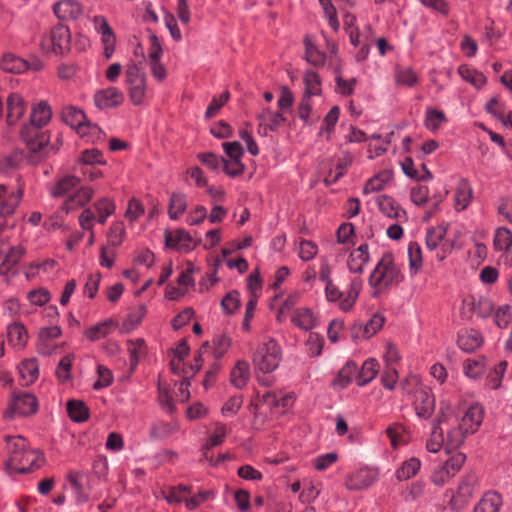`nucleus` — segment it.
<instances>
[{
	"mask_svg": "<svg viewBox=\"0 0 512 512\" xmlns=\"http://www.w3.org/2000/svg\"><path fill=\"white\" fill-rule=\"evenodd\" d=\"M458 346L465 352H473L479 348L483 343L481 333L474 329L462 330L458 334Z\"/></svg>",
	"mask_w": 512,
	"mask_h": 512,
	"instance_id": "nucleus-17",
	"label": "nucleus"
},
{
	"mask_svg": "<svg viewBox=\"0 0 512 512\" xmlns=\"http://www.w3.org/2000/svg\"><path fill=\"white\" fill-rule=\"evenodd\" d=\"M21 384L28 386L33 384L39 377V365L35 358L23 360L19 366Z\"/></svg>",
	"mask_w": 512,
	"mask_h": 512,
	"instance_id": "nucleus-19",
	"label": "nucleus"
},
{
	"mask_svg": "<svg viewBox=\"0 0 512 512\" xmlns=\"http://www.w3.org/2000/svg\"><path fill=\"white\" fill-rule=\"evenodd\" d=\"M494 247L498 251H503L501 260L505 265L512 263V232L509 229L500 227L496 230Z\"/></svg>",
	"mask_w": 512,
	"mask_h": 512,
	"instance_id": "nucleus-12",
	"label": "nucleus"
},
{
	"mask_svg": "<svg viewBox=\"0 0 512 512\" xmlns=\"http://www.w3.org/2000/svg\"><path fill=\"white\" fill-rule=\"evenodd\" d=\"M446 121L445 114L436 109H428L426 112L425 125L431 131L437 130Z\"/></svg>",
	"mask_w": 512,
	"mask_h": 512,
	"instance_id": "nucleus-57",
	"label": "nucleus"
},
{
	"mask_svg": "<svg viewBox=\"0 0 512 512\" xmlns=\"http://www.w3.org/2000/svg\"><path fill=\"white\" fill-rule=\"evenodd\" d=\"M250 379V366L245 360H239L230 372V382L237 388H244Z\"/></svg>",
	"mask_w": 512,
	"mask_h": 512,
	"instance_id": "nucleus-22",
	"label": "nucleus"
},
{
	"mask_svg": "<svg viewBox=\"0 0 512 512\" xmlns=\"http://www.w3.org/2000/svg\"><path fill=\"white\" fill-rule=\"evenodd\" d=\"M357 371V365L354 362H347L339 371L335 380V385L345 388L352 380V376Z\"/></svg>",
	"mask_w": 512,
	"mask_h": 512,
	"instance_id": "nucleus-55",
	"label": "nucleus"
},
{
	"mask_svg": "<svg viewBox=\"0 0 512 512\" xmlns=\"http://www.w3.org/2000/svg\"><path fill=\"white\" fill-rule=\"evenodd\" d=\"M25 105L18 94H10L7 99V123L13 125L24 113Z\"/></svg>",
	"mask_w": 512,
	"mask_h": 512,
	"instance_id": "nucleus-29",
	"label": "nucleus"
},
{
	"mask_svg": "<svg viewBox=\"0 0 512 512\" xmlns=\"http://www.w3.org/2000/svg\"><path fill=\"white\" fill-rule=\"evenodd\" d=\"M95 221H97V217L94 211V206L85 208L78 217L79 225L82 229L87 231L93 230Z\"/></svg>",
	"mask_w": 512,
	"mask_h": 512,
	"instance_id": "nucleus-63",
	"label": "nucleus"
},
{
	"mask_svg": "<svg viewBox=\"0 0 512 512\" xmlns=\"http://www.w3.org/2000/svg\"><path fill=\"white\" fill-rule=\"evenodd\" d=\"M70 31L64 25L54 26L49 34L41 41V49L43 52L55 55H62L70 49Z\"/></svg>",
	"mask_w": 512,
	"mask_h": 512,
	"instance_id": "nucleus-3",
	"label": "nucleus"
},
{
	"mask_svg": "<svg viewBox=\"0 0 512 512\" xmlns=\"http://www.w3.org/2000/svg\"><path fill=\"white\" fill-rule=\"evenodd\" d=\"M414 407L419 418L428 419L434 412L435 398L426 386L419 385L415 391Z\"/></svg>",
	"mask_w": 512,
	"mask_h": 512,
	"instance_id": "nucleus-9",
	"label": "nucleus"
},
{
	"mask_svg": "<svg viewBox=\"0 0 512 512\" xmlns=\"http://www.w3.org/2000/svg\"><path fill=\"white\" fill-rule=\"evenodd\" d=\"M113 324L112 320H106L98 323L86 330L85 335L91 341H97L100 338L105 337L110 330V326Z\"/></svg>",
	"mask_w": 512,
	"mask_h": 512,
	"instance_id": "nucleus-54",
	"label": "nucleus"
},
{
	"mask_svg": "<svg viewBox=\"0 0 512 512\" xmlns=\"http://www.w3.org/2000/svg\"><path fill=\"white\" fill-rule=\"evenodd\" d=\"M6 449L8 453V460L6 461V469H23L19 466V459L30 452L25 438L21 436H7Z\"/></svg>",
	"mask_w": 512,
	"mask_h": 512,
	"instance_id": "nucleus-8",
	"label": "nucleus"
},
{
	"mask_svg": "<svg viewBox=\"0 0 512 512\" xmlns=\"http://www.w3.org/2000/svg\"><path fill=\"white\" fill-rule=\"evenodd\" d=\"M44 463L43 455L37 450H31L19 459V466L23 469H7L10 475H26L40 468Z\"/></svg>",
	"mask_w": 512,
	"mask_h": 512,
	"instance_id": "nucleus-13",
	"label": "nucleus"
},
{
	"mask_svg": "<svg viewBox=\"0 0 512 512\" xmlns=\"http://www.w3.org/2000/svg\"><path fill=\"white\" fill-rule=\"evenodd\" d=\"M447 232V226L439 225L428 229L426 233V246L429 250L436 249L444 239Z\"/></svg>",
	"mask_w": 512,
	"mask_h": 512,
	"instance_id": "nucleus-47",
	"label": "nucleus"
},
{
	"mask_svg": "<svg viewBox=\"0 0 512 512\" xmlns=\"http://www.w3.org/2000/svg\"><path fill=\"white\" fill-rule=\"evenodd\" d=\"M501 505V496L495 491H489L480 499L473 512H499Z\"/></svg>",
	"mask_w": 512,
	"mask_h": 512,
	"instance_id": "nucleus-27",
	"label": "nucleus"
},
{
	"mask_svg": "<svg viewBox=\"0 0 512 512\" xmlns=\"http://www.w3.org/2000/svg\"><path fill=\"white\" fill-rule=\"evenodd\" d=\"M62 330L59 326L42 328L38 334V351L43 355H50L55 350L53 340L59 338Z\"/></svg>",
	"mask_w": 512,
	"mask_h": 512,
	"instance_id": "nucleus-14",
	"label": "nucleus"
},
{
	"mask_svg": "<svg viewBox=\"0 0 512 512\" xmlns=\"http://www.w3.org/2000/svg\"><path fill=\"white\" fill-rule=\"evenodd\" d=\"M377 204L380 211L389 218H406V212L390 196L381 195L377 198Z\"/></svg>",
	"mask_w": 512,
	"mask_h": 512,
	"instance_id": "nucleus-23",
	"label": "nucleus"
},
{
	"mask_svg": "<svg viewBox=\"0 0 512 512\" xmlns=\"http://www.w3.org/2000/svg\"><path fill=\"white\" fill-rule=\"evenodd\" d=\"M512 322V308L508 305L499 307L495 312V324L503 329Z\"/></svg>",
	"mask_w": 512,
	"mask_h": 512,
	"instance_id": "nucleus-64",
	"label": "nucleus"
},
{
	"mask_svg": "<svg viewBox=\"0 0 512 512\" xmlns=\"http://www.w3.org/2000/svg\"><path fill=\"white\" fill-rule=\"evenodd\" d=\"M445 422V415L442 414L437 424L433 426V430L431 433L430 439L427 441L426 447L427 450L431 453H437L440 451V449L445 446V439L443 437V430L441 429L440 425Z\"/></svg>",
	"mask_w": 512,
	"mask_h": 512,
	"instance_id": "nucleus-33",
	"label": "nucleus"
},
{
	"mask_svg": "<svg viewBox=\"0 0 512 512\" xmlns=\"http://www.w3.org/2000/svg\"><path fill=\"white\" fill-rule=\"evenodd\" d=\"M6 449L8 453V460L6 461V469H23L19 466V459L30 452L25 438L21 436H7Z\"/></svg>",
	"mask_w": 512,
	"mask_h": 512,
	"instance_id": "nucleus-7",
	"label": "nucleus"
},
{
	"mask_svg": "<svg viewBox=\"0 0 512 512\" xmlns=\"http://www.w3.org/2000/svg\"><path fill=\"white\" fill-rule=\"evenodd\" d=\"M379 367H380L379 363L376 359H374V358L367 359L363 363V365L357 375V378H356L357 384L359 386H364V385L368 384L369 382H371L377 376V374L379 372Z\"/></svg>",
	"mask_w": 512,
	"mask_h": 512,
	"instance_id": "nucleus-31",
	"label": "nucleus"
},
{
	"mask_svg": "<svg viewBox=\"0 0 512 512\" xmlns=\"http://www.w3.org/2000/svg\"><path fill=\"white\" fill-rule=\"evenodd\" d=\"M241 305L240 294L238 291H231L227 293L221 301V306L225 313L233 314Z\"/></svg>",
	"mask_w": 512,
	"mask_h": 512,
	"instance_id": "nucleus-58",
	"label": "nucleus"
},
{
	"mask_svg": "<svg viewBox=\"0 0 512 512\" xmlns=\"http://www.w3.org/2000/svg\"><path fill=\"white\" fill-rule=\"evenodd\" d=\"M466 460V456L462 453H457L446 461L444 470L447 477H454L456 472L460 470Z\"/></svg>",
	"mask_w": 512,
	"mask_h": 512,
	"instance_id": "nucleus-62",
	"label": "nucleus"
},
{
	"mask_svg": "<svg viewBox=\"0 0 512 512\" xmlns=\"http://www.w3.org/2000/svg\"><path fill=\"white\" fill-rule=\"evenodd\" d=\"M130 100L134 105H140L146 95V80H136V82L127 83Z\"/></svg>",
	"mask_w": 512,
	"mask_h": 512,
	"instance_id": "nucleus-51",
	"label": "nucleus"
},
{
	"mask_svg": "<svg viewBox=\"0 0 512 512\" xmlns=\"http://www.w3.org/2000/svg\"><path fill=\"white\" fill-rule=\"evenodd\" d=\"M23 249L21 247H8L6 245V252L2 262L0 263V275H7L19 262L23 256Z\"/></svg>",
	"mask_w": 512,
	"mask_h": 512,
	"instance_id": "nucleus-28",
	"label": "nucleus"
},
{
	"mask_svg": "<svg viewBox=\"0 0 512 512\" xmlns=\"http://www.w3.org/2000/svg\"><path fill=\"white\" fill-rule=\"evenodd\" d=\"M468 434L471 433L466 432V429H462L461 424L459 423L457 427L452 428L447 432L445 448L448 451L459 448Z\"/></svg>",
	"mask_w": 512,
	"mask_h": 512,
	"instance_id": "nucleus-40",
	"label": "nucleus"
},
{
	"mask_svg": "<svg viewBox=\"0 0 512 512\" xmlns=\"http://www.w3.org/2000/svg\"><path fill=\"white\" fill-rule=\"evenodd\" d=\"M507 361H501L495 368L490 371L487 376V385L492 389H498L501 385L502 378L507 370Z\"/></svg>",
	"mask_w": 512,
	"mask_h": 512,
	"instance_id": "nucleus-53",
	"label": "nucleus"
},
{
	"mask_svg": "<svg viewBox=\"0 0 512 512\" xmlns=\"http://www.w3.org/2000/svg\"><path fill=\"white\" fill-rule=\"evenodd\" d=\"M369 261L368 245L362 244L353 250L348 259V268L353 273H362Z\"/></svg>",
	"mask_w": 512,
	"mask_h": 512,
	"instance_id": "nucleus-25",
	"label": "nucleus"
},
{
	"mask_svg": "<svg viewBox=\"0 0 512 512\" xmlns=\"http://www.w3.org/2000/svg\"><path fill=\"white\" fill-rule=\"evenodd\" d=\"M23 195L21 187L0 184V232L6 227L4 217L10 216L18 207Z\"/></svg>",
	"mask_w": 512,
	"mask_h": 512,
	"instance_id": "nucleus-4",
	"label": "nucleus"
},
{
	"mask_svg": "<svg viewBox=\"0 0 512 512\" xmlns=\"http://www.w3.org/2000/svg\"><path fill=\"white\" fill-rule=\"evenodd\" d=\"M305 57L314 66H322L326 59V55L319 51L309 38L305 39Z\"/></svg>",
	"mask_w": 512,
	"mask_h": 512,
	"instance_id": "nucleus-49",
	"label": "nucleus"
},
{
	"mask_svg": "<svg viewBox=\"0 0 512 512\" xmlns=\"http://www.w3.org/2000/svg\"><path fill=\"white\" fill-rule=\"evenodd\" d=\"M53 11L59 19L70 20L81 14V6L75 0H61L54 4Z\"/></svg>",
	"mask_w": 512,
	"mask_h": 512,
	"instance_id": "nucleus-21",
	"label": "nucleus"
},
{
	"mask_svg": "<svg viewBox=\"0 0 512 512\" xmlns=\"http://www.w3.org/2000/svg\"><path fill=\"white\" fill-rule=\"evenodd\" d=\"M324 338L317 333H310L306 341L307 352L312 357L320 356L324 346Z\"/></svg>",
	"mask_w": 512,
	"mask_h": 512,
	"instance_id": "nucleus-59",
	"label": "nucleus"
},
{
	"mask_svg": "<svg viewBox=\"0 0 512 512\" xmlns=\"http://www.w3.org/2000/svg\"><path fill=\"white\" fill-rule=\"evenodd\" d=\"M483 420V408L479 404L471 405L461 418L462 429L471 434L475 433Z\"/></svg>",
	"mask_w": 512,
	"mask_h": 512,
	"instance_id": "nucleus-16",
	"label": "nucleus"
},
{
	"mask_svg": "<svg viewBox=\"0 0 512 512\" xmlns=\"http://www.w3.org/2000/svg\"><path fill=\"white\" fill-rule=\"evenodd\" d=\"M464 303L473 312H475L479 317H482V318H486V317L490 316L494 309L492 301L486 297L468 296L464 300Z\"/></svg>",
	"mask_w": 512,
	"mask_h": 512,
	"instance_id": "nucleus-26",
	"label": "nucleus"
},
{
	"mask_svg": "<svg viewBox=\"0 0 512 512\" xmlns=\"http://www.w3.org/2000/svg\"><path fill=\"white\" fill-rule=\"evenodd\" d=\"M124 94L116 87H108L98 91L94 96L95 105L100 109H110L121 105Z\"/></svg>",
	"mask_w": 512,
	"mask_h": 512,
	"instance_id": "nucleus-10",
	"label": "nucleus"
},
{
	"mask_svg": "<svg viewBox=\"0 0 512 512\" xmlns=\"http://www.w3.org/2000/svg\"><path fill=\"white\" fill-rule=\"evenodd\" d=\"M7 338L10 345L16 348H23L27 342L28 335L23 325L14 323L8 326Z\"/></svg>",
	"mask_w": 512,
	"mask_h": 512,
	"instance_id": "nucleus-36",
	"label": "nucleus"
},
{
	"mask_svg": "<svg viewBox=\"0 0 512 512\" xmlns=\"http://www.w3.org/2000/svg\"><path fill=\"white\" fill-rule=\"evenodd\" d=\"M52 111L46 102L38 103L31 112L30 122L38 126H45L51 119Z\"/></svg>",
	"mask_w": 512,
	"mask_h": 512,
	"instance_id": "nucleus-39",
	"label": "nucleus"
},
{
	"mask_svg": "<svg viewBox=\"0 0 512 512\" xmlns=\"http://www.w3.org/2000/svg\"><path fill=\"white\" fill-rule=\"evenodd\" d=\"M80 180L72 175L59 179L51 189L53 197H64L79 186Z\"/></svg>",
	"mask_w": 512,
	"mask_h": 512,
	"instance_id": "nucleus-32",
	"label": "nucleus"
},
{
	"mask_svg": "<svg viewBox=\"0 0 512 512\" xmlns=\"http://www.w3.org/2000/svg\"><path fill=\"white\" fill-rule=\"evenodd\" d=\"M142 59L137 62H133L127 66L125 76L126 83L136 82V80H146V74L144 71V54L141 53Z\"/></svg>",
	"mask_w": 512,
	"mask_h": 512,
	"instance_id": "nucleus-45",
	"label": "nucleus"
},
{
	"mask_svg": "<svg viewBox=\"0 0 512 512\" xmlns=\"http://www.w3.org/2000/svg\"><path fill=\"white\" fill-rule=\"evenodd\" d=\"M403 172L410 178L418 180H428L432 178L431 173L427 170L425 165H422L423 174L419 175L418 171L414 168V163L411 158H406L402 163Z\"/></svg>",
	"mask_w": 512,
	"mask_h": 512,
	"instance_id": "nucleus-56",
	"label": "nucleus"
},
{
	"mask_svg": "<svg viewBox=\"0 0 512 512\" xmlns=\"http://www.w3.org/2000/svg\"><path fill=\"white\" fill-rule=\"evenodd\" d=\"M361 287H362V281L360 278L355 277L351 280V282L349 284V289L347 291V295L344 297V299L339 304V307L341 310L349 311L353 307V305L360 293Z\"/></svg>",
	"mask_w": 512,
	"mask_h": 512,
	"instance_id": "nucleus-38",
	"label": "nucleus"
},
{
	"mask_svg": "<svg viewBox=\"0 0 512 512\" xmlns=\"http://www.w3.org/2000/svg\"><path fill=\"white\" fill-rule=\"evenodd\" d=\"M395 81L398 85L412 87L417 83L418 77L411 68L399 67L395 71Z\"/></svg>",
	"mask_w": 512,
	"mask_h": 512,
	"instance_id": "nucleus-52",
	"label": "nucleus"
},
{
	"mask_svg": "<svg viewBox=\"0 0 512 512\" xmlns=\"http://www.w3.org/2000/svg\"><path fill=\"white\" fill-rule=\"evenodd\" d=\"M67 411L70 418L75 422H82L88 418V408L82 401L70 400L67 403Z\"/></svg>",
	"mask_w": 512,
	"mask_h": 512,
	"instance_id": "nucleus-48",
	"label": "nucleus"
},
{
	"mask_svg": "<svg viewBox=\"0 0 512 512\" xmlns=\"http://www.w3.org/2000/svg\"><path fill=\"white\" fill-rule=\"evenodd\" d=\"M474 493L472 482H460L456 491L451 490L446 493L450 497L449 504L452 510H461L466 506Z\"/></svg>",
	"mask_w": 512,
	"mask_h": 512,
	"instance_id": "nucleus-11",
	"label": "nucleus"
},
{
	"mask_svg": "<svg viewBox=\"0 0 512 512\" xmlns=\"http://www.w3.org/2000/svg\"><path fill=\"white\" fill-rule=\"evenodd\" d=\"M292 322L303 330H310L315 327L316 318L310 309L299 308L294 312Z\"/></svg>",
	"mask_w": 512,
	"mask_h": 512,
	"instance_id": "nucleus-37",
	"label": "nucleus"
},
{
	"mask_svg": "<svg viewBox=\"0 0 512 512\" xmlns=\"http://www.w3.org/2000/svg\"><path fill=\"white\" fill-rule=\"evenodd\" d=\"M38 409L36 397L31 393H15L7 410V415L28 416Z\"/></svg>",
	"mask_w": 512,
	"mask_h": 512,
	"instance_id": "nucleus-6",
	"label": "nucleus"
},
{
	"mask_svg": "<svg viewBox=\"0 0 512 512\" xmlns=\"http://www.w3.org/2000/svg\"><path fill=\"white\" fill-rule=\"evenodd\" d=\"M258 120L260 121V128L265 130V135L268 131H276L286 122L282 112H274L269 108L262 110L258 115Z\"/></svg>",
	"mask_w": 512,
	"mask_h": 512,
	"instance_id": "nucleus-15",
	"label": "nucleus"
},
{
	"mask_svg": "<svg viewBox=\"0 0 512 512\" xmlns=\"http://www.w3.org/2000/svg\"><path fill=\"white\" fill-rule=\"evenodd\" d=\"M460 76L476 88H481L486 83V77L483 73L467 66L461 65L458 69Z\"/></svg>",
	"mask_w": 512,
	"mask_h": 512,
	"instance_id": "nucleus-42",
	"label": "nucleus"
},
{
	"mask_svg": "<svg viewBox=\"0 0 512 512\" xmlns=\"http://www.w3.org/2000/svg\"><path fill=\"white\" fill-rule=\"evenodd\" d=\"M305 96L311 97L320 95L321 81L319 75L314 71H307L304 76Z\"/></svg>",
	"mask_w": 512,
	"mask_h": 512,
	"instance_id": "nucleus-50",
	"label": "nucleus"
},
{
	"mask_svg": "<svg viewBox=\"0 0 512 512\" xmlns=\"http://www.w3.org/2000/svg\"><path fill=\"white\" fill-rule=\"evenodd\" d=\"M93 206L96 213L97 222L102 225L106 223L108 217L111 216L116 209L113 200L107 197L99 199L93 204Z\"/></svg>",
	"mask_w": 512,
	"mask_h": 512,
	"instance_id": "nucleus-34",
	"label": "nucleus"
},
{
	"mask_svg": "<svg viewBox=\"0 0 512 512\" xmlns=\"http://www.w3.org/2000/svg\"><path fill=\"white\" fill-rule=\"evenodd\" d=\"M125 234V227L122 222L113 223L108 233V241L113 247H117L123 242Z\"/></svg>",
	"mask_w": 512,
	"mask_h": 512,
	"instance_id": "nucleus-61",
	"label": "nucleus"
},
{
	"mask_svg": "<svg viewBox=\"0 0 512 512\" xmlns=\"http://www.w3.org/2000/svg\"><path fill=\"white\" fill-rule=\"evenodd\" d=\"M42 128L43 126L30 122L24 125L20 132L21 138L27 144L30 152L39 153L40 155H42L50 140L49 135Z\"/></svg>",
	"mask_w": 512,
	"mask_h": 512,
	"instance_id": "nucleus-5",
	"label": "nucleus"
},
{
	"mask_svg": "<svg viewBox=\"0 0 512 512\" xmlns=\"http://www.w3.org/2000/svg\"><path fill=\"white\" fill-rule=\"evenodd\" d=\"M187 207V201L184 194L173 193L170 198L169 216L171 219H178L184 213Z\"/></svg>",
	"mask_w": 512,
	"mask_h": 512,
	"instance_id": "nucleus-46",
	"label": "nucleus"
},
{
	"mask_svg": "<svg viewBox=\"0 0 512 512\" xmlns=\"http://www.w3.org/2000/svg\"><path fill=\"white\" fill-rule=\"evenodd\" d=\"M472 188L466 179H461L456 188L455 201L459 210H464L469 205L472 198Z\"/></svg>",
	"mask_w": 512,
	"mask_h": 512,
	"instance_id": "nucleus-35",
	"label": "nucleus"
},
{
	"mask_svg": "<svg viewBox=\"0 0 512 512\" xmlns=\"http://www.w3.org/2000/svg\"><path fill=\"white\" fill-rule=\"evenodd\" d=\"M390 179L391 174L388 171H383L375 175L366 182L363 193L370 194L382 190Z\"/></svg>",
	"mask_w": 512,
	"mask_h": 512,
	"instance_id": "nucleus-44",
	"label": "nucleus"
},
{
	"mask_svg": "<svg viewBox=\"0 0 512 512\" xmlns=\"http://www.w3.org/2000/svg\"><path fill=\"white\" fill-rule=\"evenodd\" d=\"M74 356L73 355H66L63 357L56 369V376L59 381L66 382L70 379L71 374V367L73 363Z\"/></svg>",
	"mask_w": 512,
	"mask_h": 512,
	"instance_id": "nucleus-60",
	"label": "nucleus"
},
{
	"mask_svg": "<svg viewBox=\"0 0 512 512\" xmlns=\"http://www.w3.org/2000/svg\"><path fill=\"white\" fill-rule=\"evenodd\" d=\"M93 194L94 190L91 187H77L73 194L65 201L64 209L68 212L86 205L92 199Z\"/></svg>",
	"mask_w": 512,
	"mask_h": 512,
	"instance_id": "nucleus-20",
	"label": "nucleus"
},
{
	"mask_svg": "<svg viewBox=\"0 0 512 512\" xmlns=\"http://www.w3.org/2000/svg\"><path fill=\"white\" fill-rule=\"evenodd\" d=\"M62 120L72 128L83 132L86 123V116L84 112L74 106H67L62 109Z\"/></svg>",
	"mask_w": 512,
	"mask_h": 512,
	"instance_id": "nucleus-24",
	"label": "nucleus"
},
{
	"mask_svg": "<svg viewBox=\"0 0 512 512\" xmlns=\"http://www.w3.org/2000/svg\"><path fill=\"white\" fill-rule=\"evenodd\" d=\"M28 67L26 60L12 53H6L0 59V68L9 73H22L26 71Z\"/></svg>",
	"mask_w": 512,
	"mask_h": 512,
	"instance_id": "nucleus-30",
	"label": "nucleus"
},
{
	"mask_svg": "<svg viewBox=\"0 0 512 512\" xmlns=\"http://www.w3.org/2000/svg\"><path fill=\"white\" fill-rule=\"evenodd\" d=\"M282 358L281 348L274 339L260 344L253 354L255 368L263 373H271L279 366Z\"/></svg>",
	"mask_w": 512,
	"mask_h": 512,
	"instance_id": "nucleus-2",
	"label": "nucleus"
},
{
	"mask_svg": "<svg viewBox=\"0 0 512 512\" xmlns=\"http://www.w3.org/2000/svg\"><path fill=\"white\" fill-rule=\"evenodd\" d=\"M421 468V462L417 458H410L402 463L401 467L397 469V480H409L415 477Z\"/></svg>",
	"mask_w": 512,
	"mask_h": 512,
	"instance_id": "nucleus-41",
	"label": "nucleus"
},
{
	"mask_svg": "<svg viewBox=\"0 0 512 512\" xmlns=\"http://www.w3.org/2000/svg\"><path fill=\"white\" fill-rule=\"evenodd\" d=\"M409 270L412 275L418 273L422 267V250L417 242H411L408 246Z\"/></svg>",
	"mask_w": 512,
	"mask_h": 512,
	"instance_id": "nucleus-43",
	"label": "nucleus"
},
{
	"mask_svg": "<svg viewBox=\"0 0 512 512\" xmlns=\"http://www.w3.org/2000/svg\"><path fill=\"white\" fill-rule=\"evenodd\" d=\"M229 429L225 424L215 423L214 429L209 436L206 444L203 446V457L212 463V457L209 455V451L224 442L226 435L229 433Z\"/></svg>",
	"mask_w": 512,
	"mask_h": 512,
	"instance_id": "nucleus-18",
	"label": "nucleus"
},
{
	"mask_svg": "<svg viewBox=\"0 0 512 512\" xmlns=\"http://www.w3.org/2000/svg\"><path fill=\"white\" fill-rule=\"evenodd\" d=\"M402 280L403 274L400 266L395 262L394 256L391 253H385L372 271L369 284L374 288L373 295L377 296L391 287L399 285Z\"/></svg>",
	"mask_w": 512,
	"mask_h": 512,
	"instance_id": "nucleus-1",
	"label": "nucleus"
}]
</instances>
